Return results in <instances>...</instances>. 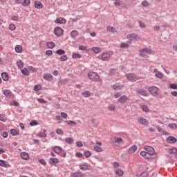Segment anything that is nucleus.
<instances>
[{"label":"nucleus","mask_w":177,"mask_h":177,"mask_svg":"<svg viewBox=\"0 0 177 177\" xmlns=\"http://www.w3.org/2000/svg\"><path fill=\"white\" fill-rule=\"evenodd\" d=\"M140 156H142V157L147 160H154V158H156V157L157 156L154 153L147 152L145 151H142L140 152Z\"/></svg>","instance_id":"1"},{"label":"nucleus","mask_w":177,"mask_h":177,"mask_svg":"<svg viewBox=\"0 0 177 177\" xmlns=\"http://www.w3.org/2000/svg\"><path fill=\"white\" fill-rule=\"evenodd\" d=\"M88 77L89 79L92 80V81H95V82H99L100 80V77L95 72H89L88 73Z\"/></svg>","instance_id":"2"},{"label":"nucleus","mask_w":177,"mask_h":177,"mask_svg":"<svg viewBox=\"0 0 177 177\" xmlns=\"http://www.w3.org/2000/svg\"><path fill=\"white\" fill-rule=\"evenodd\" d=\"M149 92L152 96H157L160 93V88L156 86H152L149 88Z\"/></svg>","instance_id":"3"},{"label":"nucleus","mask_w":177,"mask_h":177,"mask_svg":"<svg viewBox=\"0 0 177 177\" xmlns=\"http://www.w3.org/2000/svg\"><path fill=\"white\" fill-rule=\"evenodd\" d=\"M152 52H153V50H151V48H145L141 49L139 51V53H140V56H141V57H145L146 53H147V55H151Z\"/></svg>","instance_id":"4"},{"label":"nucleus","mask_w":177,"mask_h":177,"mask_svg":"<svg viewBox=\"0 0 177 177\" xmlns=\"http://www.w3.org/2000/svg\"><path fill=\"white\" fill-rule=\"evenodd\" d=\"M127 39H129V44H132L133 41H138L139 36L135 33H130L127 36Z\"/></svg>","instance_id":"5"},{"label":"nucleus","mask_w":177,"mask_h":177,"mask_svg":"<svg viewBox=\"0 0 177 177\" xmlns=\"http://www.w3.org/2000/svg\"><path fill=\"white\" fill-rule=\"evenodd\" d=\"M63 32H64V30L61 27L56 26L54 28V34L56 37H62V35H63Z\"/></svg>","instance_id":"6"},{"label":"nucleus","mask_w":177,"mask_h":177,"mask_svg":"<svg viewBox=\"0 0 177 177\" xmlns=\"http://www.w3.org/2000/svg\"><path fill=\"white\" fill-rule=\"evenodd\" d=\"M113 143L114 146H115L116 147H120L121 143H122V138L113 137Z\"/></svg>","instance_id":"7"},{"label":"nucleus","mask_w":177,"mask_h":177,"mask_svg":"<svg viewBox=\"0 0 177 177\" xmlns=\"http://www.w3.org/2000/svg\"><path fill=\"white\" fill-rule=\"evenodd\" d=\"M136 93L141 96H149V93L145 88H136Z\"/></svg>","instance_id":"8"},{"label":"nucleus","mask_w":177,"mask_h":177,"mask_svg":"<svg viewBox=\"0 0 177 177\" xmlns=\"http://www.w3.org/2000/svg\"><path fill=\"white\" fill-rule=\"evenodd\" d=\"M126 78L129 81L133 82V81H136V80H138V76H136V74L129 73L126 75Z\"/></svg>","instance_id":"9"},{"label":"nucleus","mask_w":177,"mask_h":177,"mask_svg":"<svg viewBox=\"0 0 177 177\" xmlns=\"http://www.w3.org/2000/svg\"><path fill=\"white\" fill-rule=\"evenodd\" d=\"M49 164L50 165H56V164H59V159L57 158H50Z\"/></svg>","instance_id":"10"},{"label":"nucleus","mask_w":177,"mask_h":177,"mask_svg":"<svg viewBox=\"0 0 177 177\" xmlns=\"http://www.w3.org/2000/svg\"><path fill=\"white\" fill-rule=\"evenodd\" d=\"M136 150H138V147L136 145H133L129 149L127 153L128 154H133V153H136Z\"/></svg>","instance_id":"11"},{"label":"nucleus","mask_w":177,"mask_h":177,"mask_svg":"<svg viewBox=\"0 0 177 177\" xmlns=\"http://www.w3.org/2000/svg\"><path fill=\"white\" fill-rule=\"evenodd\" d=\"M66 22L67 21L66 20V19L62 17L57 18L55 21V23H56L57 24H66Z\"/></svg>","instance_id":"12"},{"label":"nucleus","mask_w":177,"mask_h":177,"mask_svg":"<svg viewBox=\"0 0 177 177\" xmlns=\"http://www.w3.org/2000/svg\"><path fill=\"white\" fill-rule=\"evenodd\" d=\"M167 143H170V145H174V143H176L177 140L175 137L174 136H169L167 139Z\"/></svg>","instance_id":"13"},{"label":"nucleus","mask_w":177,"mask_h":177,"mask_svg":"<svg viewBox=\"0 0 177 177\" xmlns=\"http://www.w3.org/2000/svg\"><path fill=\"white\" fill-rule=\"evenodd\" d=\"M138 121L142 125H147V124H149V122L147 121V120L143 118L142 117L138 118Z\"/></svg>","instance_id":"14"},{"label":"nucleus","mask_w":177,"mask_h":177,"mask_svg":"<svg viewBox=\"0 0 177 177\" xmlns=\"http://www.w3.org/2000/svg\"><path fill=\"white\" fill-rule=\"evenodd\" d=\"M128 96L127 95H122L121 96L118 100V102L119 103H122V104H124L127 102V100H128Z\"/></svg>","instance_id":"15"},{"label":"nucleus","mask_w":177,"mask_h":177,"mask_svg":"<svg viewBox=\"0 0 177 177\" xmlns=\"http://www.w3.org/2000/svg\"><path fill=\"white\" fill-rule=\"evenodd\" d=\"M70 35H71V38H72L73 39H75V38H77V37L80 35V33L77 30H72L71 32Z\"/></svg>","instance_id":"16"},{"label":"nucleus","mask_w":177,"mask_h":177,"mask_svg":"<svg viewBox=\"0 0 177 177\" xmlns=\"http://www.w3.org/2000/svg\"><path fill=\"white\" fill-rule=\"evenodd\" d=\"M113 89H114V91H121V89H122V88H124L123 85H121L120 84H116L115 85H113L112 86Z\"/></svg>","instance_id":"17"},{"label":"nucleus","mask_w":177,"mask_h":177,"mask_svg":"<svg viewBox=\"0 0 177 177\" xmlns=\"http://www.w3.org/2000/svg\"><path fill=\"white\" fill-rule=\"evenodd\" d=\"M43 6L44 5L41 1H38L35 2V8H36V9H42Z\"/></svg>","instance_id":"18"},{"label":"nucleus","mask_w":177,"mask_h":177,"mask_svg":"<svg viewBox=\"0 0 177 177\" xmlns=\"http://www.w3.org/2000/svg\"><path fill=\"white\" fill-rule=\"evenodd\" d=\"M21 158L22 160H28L30 158V155L27 152L21 153Z\"/></svg>","instance_id":"19"},{"label":"nucleus","mask_w":177,"mask_h":177,"mask_svg":"<svg viewBox=\"0 0 177 177\" xmlns=\"http://www.w3.org/2000/svg\"><path fill=\"white\" fill-rule=\"evenodd\" d=\"M3 93L4 95L7 96V97H12V91H10V90H8V89L3 90Z\"/></svg>","instance_id":"20"},{"label":"nucleus","mask_w":177,"mask_h":177,"mask_svg":"<svg viewBox=\"0 0 177 177\" xmlns=\"http://www.w3.org/2000/svg\"><path fill=\"white\" fill-rule=\"evenodd\" d=\"M154 73H156L155 74V76L157 77V78H162L163 75H162V73L160 71H158V70H157V68H155L153 70Z\"/></svg>","instance_id":"21"},{"label":"nucleus","mask_w":177,"mask_h":177,"mask_svg":"<svg viewBox=\"0 0 177 177\" xmlns=\"http://www.w3.org/2000/svg\"><path fill=\"white\" fill-rule=\"evenodd\" d=\"M1 78L3 81H8L9 80V75L6 72L1 73Z\"/></svg>","instance_id":"22"},{"label":"nucleus","mask_w":177,"mask_h":177,"mask_svg":"<svg viewBox=\"0 0 177 177\" xmlns=\"http://www.w3.org/2000/svg\"><path fill=\"white\" fill-rule=\"evenodd\" d=\"M169 154H171V156H176L177 154V149L171 148L168 151Z\"/></svg>","instance_id":"23"},{"label":"nucleus","mask_w":177,"mask_h":177,"mask_svg":"<svg viewBox=\"0 0 177 177\" xmlns=\"http://www.w3.org/2000/svg\"><path fill=\"white\" fill-rule=\"evenodd\" d=\"M71 177H84V175L80 171H76L71 174Z\"/></svg>","instance_id":"24"},{"label":"nucleus","mask_w":177,"mask_h":177,"mask_svg":"<svg viewBox=\"0 0 177 177\" xmlns=\"http://www.w3.org/2000/svg\"><path fill=\"white\" fill-rule=\"evenodd\" d=\"M54 151L57 154H59V153H62V151H63V149L61 147L55 146L54 147Z\"/></svg>","instance_id":"25"},{"label":"nucleus","mask_w":177,"mask_h":177,"mask_svg":"<svg viewBox=\"0 0 177 177\" xmlns=\"http://www.w3.org/2000/svg\"><path fill=\"white\" fill-rule=\"evenodd\" d=\"M110 59V54L105 53L102 55V60L107 61Z\"/></svg>","instance_id":"26"},{"label":"nucleus","mask_w":177,"mask_h":177,"mask_svg":"<svg viewBox=\"0 0 177 177\" xmlns=\"http://www.w3.org/2000/svg\"><path fill=\"white\" fill-rule=\"evenodd\" d=\"M79 167L80 169H82V171H88V169H89L86 163L80 165Z\"/></svg>","instance_id":"27"},{"label":"nucleus","mask_w":177,"mask_h":177,"mask_svg":"<svg viewBox=\"0 0 177 177\" xmlns=\"http://www.w3.org/2000/svg\"><path fill=\"white\" fill-rule=\"evenodd\" d=\"M0 166L4 167V168H8L9 167V163L5 160H0Z\"/></svg>","instance_id":"28"},{"label":"nucleus","mask_w":177,"mask_h":177,"mask_svg":"<svg viewBox=\"0 0 177 177\" xmlns=\"http://www.w3.org/2000/svg\"><path fill=\"white\" fill-rule=\"evenodd\" d=\"M46 45L49 49H53V48L56 46V44H55V42L53 41H48L46 43Z\"/></svg>","instance_id":"29"},{"label":"nucleus","mask_w":177,"mask_h":177,"mask_svg":"<svg viewBox=\"0 0 177 177\" xmlns=\"http://www.w3.org/2000/svg\"><path fill=\"white\" fill-rule=\"evenodd\" d=\"M115 175H118V176H122L124 175V171L120 169H118L115 170Z\"/></svg>","instance_id":"30"},{"label":"nucleus","mask_w":177,"mask_h":177,"mask_svg":"<svg viewBox=\"0 0 177 177\" xmlns=\"http://www.w3.org/2000/svg\"><path fill=\"white\" fill-rule=\"evenodd\" d=\"M15 52L17 53H21V52H23V47H21V46H20V45L16 46Z\"/></svg>","instance_id":"31"},{"label":"nucleus","mask_w":177,"mask_h":177,"mask_svg":"<svg viewBox=\"0 0 177 177\" xmlns=\"http://www.w3.org/2000/svg\"><path fill=\"white\" fill-rule=\"evenodd\" d=\"M46 129H44L43 132H40L37 134L39 138H46Z\"/></svg>","instance_id":"32"},{"label":"nucleus","mask_w":177,"mask_h":177,"mask_svg":"<svg viewBox=\"0 0 177 177\" xmlns=\"http://www.w3.org/2000/svg\"><path fill=\"white\" fill-rule=\"evenodd\" d=\"M21 71L22 74H24V75H30V71H28L27 68H24V69H21Z\"/></svg>","instance_id":"33"},{"label":"nucleus","mask_w":177,"mask_h":177,"mask_svg":"<svg viewBox=\"0 0 177 177\" xmlns=\"http://www.w3.org/2000/svg\"><path fill=\"white\" fill-rule=\"evenodd\" d=\"M91 50L93 52H95V53H100V52H102V48L99 47H93Z\"/></svg>","instance_id":"34"},{"label":"nucleus","mask_w":177,"mask_h":177,"mask_svg":"<svg viewBox=\"0 0 177 177\" xmlns=\"http://www.w3.org/2000/svg\"><path fill=\"white\" fill-rule=\"evenodd\" d=\"M129 45H131V43H129V41L122 42L120 46L121 48H129Z\"/></svg>","instance_id":"35"},{"label":"nucleus","mask_w":177,"mask_h":177,"mask_svg":"<svg viewBox=\"0 0 177 177\" xmlns=\"http://www.w3.org/2000/svg\"><path fill=\"white\" fill-rule=\"evenodd\" d=\"M0 121H3V122H6V121H8V118L5 114L0 115Z\"/></svg>","instance_id":"36"},{"label":"nucleus","mask_w":177,"mask_h":177,"mask_svg":"<svg viewBox=\"0 0 177 177\" xmlns=\"http://www.w3.org/2000/svg\"><path fill=\"white\" fill-rule=\"evenodd\" d=\"M65 142L68 143V145H73L74 143V139L71 138H66L65 139Z\"/></svg>","instance_id":"37"},{"label":"nucleus","mask_w":177,"mask_h":177,"mask_svg":"<svg viewBox=\"0 0 177 177\" xmlns=\"http://www.w3.org/2000/svg\"><path fill=\"white\" fill-rule=\"evenodd\" d=\"M10 133L12 136H17V135H19V131L15 129H12L10 130Z\"/></svg>","instance_id":"38"},{"label":"nucleus","mask_w":177,"mask_h":177,"mask_svg":"<svg viewBox=\"0 0 177 177\" xmlns=\"http://www.w3.org/2000/svg\"><path fill=\"white\" fill-rule=\"evenodd\" d=\"M43 78L44 80H46V81H49V80L52 78V75H50V73H47L44 75Z\"/></svg>","instance_id":"39"},{"label":"nucleus","mask_w":177,"mask_h":177,"mask_svg":"<svg viewBox=\"0 0 177 177\" xmlns=\"http://www.w3.org/2000/svg\"><path fill=\"white\" fill-rule=\"evenodd\" d=\"M73 59H81L82 56L79 53H73L72 55Z\"/></svg>","instance_id":"40"},{"label":"nucleus","mask_w":177,"mask_h":177,"mask_svg":"<svg viewBox=\"0 0 177 177\" xmlns=\"http://www.w3.org/2000/svg\"><path fill=\"white\" fill-rule=\"evenodd\" d=\"M82 95L84 96V97H90L91 93L90 91H85L82 93Z\"/></svg>","instance_id":"41"},{"label":"nucleus","mask_w":177,"mask_h":177,"mask_svg":"<svg viewBox=\"0 0 177 177\" xmlns=\"http://www.w3.org/2000/svg\"><path fill=\"white\" fill-rule=\"evenodd\" d=\"M145 150L147 151V153H154V148L151 147H146Z\"/></svg>","instance_id":"42"},{"label":"nucleus","mask_w":177,"mask_h":177,"mask_svg":"<svg viewBox=\"0 0 177 177\" xmlns=\"http://www.w3.org/2000/svg\"><path fill=\"white\" fill-rule=\"evenodd\" d=\"M30 3H31V0H24V1L22 2L23 6H25V7L28 6Z\"/></svg>","instance_id":"43"},{"label":"nucleus","mask_w":177,"mask_h":177,"mask_svg":"<svg viewBox=\"0 0 177 177\" xmlns=\"http://www.w3.org/2000/svg\"><path fill=\"white\" fill-rule=\"evenodd\" d=\"M94 150L97 153H100V152L102 151V148L100 147L97 146V145L94 146Z\"/></svg>","instance_id":"44"},{"label":"nucleus","mask_w":177,"mask_h":177,"mask_svg":"<svg viewBox=\"0 0 177 177\" xmlns=\"http://www.w3.org/2000/svg\"><path fill=\"white\" fill-rule=\"evenodd\" d=\"M17 66L19 67V68H23V66H24V63L19 60L17 62Z\"/></svg>","instance_id":"45"},{"label":"nucleus","mask_w":177,"mask_h":177,"mask_svg":"<svg viewBox=\"0 0 177 177\" xmlns=\"http://www.w3.org/2000/svg\"><path fill=\"white\" fill-rule=\"evenodd\" d=\"M55 53H57V55H64V53H66V51H64V50L63 49H58Z\"/></svg>","instance_id":"46"},{"label":"nucleus","mask_w":177,"mask_h":177,"mask_svg":"<svg viewBox=\"0 0 177 177\" xmlns=\"http://www.w3.org/2000/svg\"><path fill=\"white\" fill-rule=\"evenodd\" d=\"M84 156H85L86 158H89V157H91V156H92V153H91V151H84Z\"/></svg>","instance_id":"47"},{"label":"nucleus","mask_w":177,"mask_h":177,"mask_svg":"<svg viewBox=\"0 0 177 177\" xmlns=\"http://www.w3.org/2000/svg\"><path fill=\"white\" fill-rule=\"evenodd\" d=\"M34 91H35V92H38V91H41V85L35 84L34 86Z\"/></svg>","instance_id":"48"},{"label":"nucleus","mask_w":177,"mask_h":177,"mask_svg":"<svg viewBox=\"0 0 177 177\" xmlns=\"http://www.w3.org/2000/svg\"><path fill=\"white\" fill-rule=\"evenodd\" d=\"M169 128H171V129H175L176 128V124L175 123H170L168 124Z\"/></svg>","instance_id":"49"},{"label":"nucleus","mask_w":177,"mask_h":177,"mask_svg":"<svg viewBox=\"0 0 177 177\" xmlns=\"http://www.w3.org/2000/svg\"><path fill=\"white\" fill-rule=\"evenodd\" d=\"M37 102H39V103H41V104L48 103V101L44 100L43 98H38Z\"/></svg>","instance_id":"50"},{"label":"nucleus","mask_w":177,"mask_h":177,"mask_svg":"<svg viewBox=\"0 0 177 177\" xmlns=\"http://www.w3.org/2000/svg\"><path fill=\"white\" fill-rule=\"evenodd\" d=\"M67 59H68L67 55H62L59 58L61 62H66Z\"/></svg>","instance_id":"51"},{"label":"nucleus","mask_w":177,"mask_h":177,"mask_svg":"<svg viewBox=\"0 0 177 177\" xmlns=\"http://www.w3.org/2000/svg\"><path fill=\"white\" fill-rule=\"evenodd\" d=\"M138 24H139V26L141 28H146V25L145 24V23L142 22V21H138Z\"/></svg>","instance_id":"52"},{"label":"nucleus","mask_w":177,"mask_h":177,"mask_svg":"<svg viewBox=\"0 0 177 177\" xmlns=\"http://www.w3.org/2000/svg\"><path fill=\"white\" fill-rule=\"evenodd\" d=\"M141 107L143 111H145L146 113L149 111V107H147V105H142Z\"/></svg>","instance_id":"53"},{"label":"nucleus","mask_w":177,"mask_h":177,"mask_svg":"<svg viewBox=\"0 0 177 177\" xmlns=\"http://www.w3.org/2000/svg\"><path fill=\"white\" fill-rule=\"evenodd\" d=\"M10 104H11V106H15V107H17L19 105V102H17L16 100L12 101L10 103Z\"/></svg>","instance_id":"54"},{"label":"nucleus","mask_w":177,"mask_h":177,"mask_svg":"<svg viewBox=\"0 0 177 177\" xmlns=\"http://www.w3.org/2000/svg\"><path fill=\"white\" fill-rule=\"evenodd\" d=\"M66 123L68 124V125H77V123L73 120L66 121Z\"/></svg>","instance_id":"55"},{"label":"nucleus","mask_w":177,"mask_h":177,"mask_svg":"<svg viewBox=\"0 0 177 177\" xmlns=\"http://www.w3.org/2000/svg\"><path fill=\"white\" fill-rule=\"evenodd\" d=\"M30 125L31 127H34L35 125H38V122L37 120H33V121L30 122Z\"/></svg>","instance_id":"56"},{"label":"nucleus","mask_w":177,"mask_h":177,"mask_svg":"<svg viewBox=\"0 0 177 177\" xmlns=\"http://www.w3.org/2000/svg\"><path fill=\"white\" fill-rule=\"evenodd\" d=\"M10 30H11V31H15V30H16V26H15V24H11L9 26Z\"/></svg>","instance_id":"57"},{"label":"nucleus","mask_w":177,"mask_h":177,"mask_svg":"<svg viewBox=\"0 0 177 177\" xmlns=\"http://www.w3.org/2000/svg\"><path fill=\"white\" fill-rule=\"evenodd\" d=\"M169 88L171 89H177V84H169Z\"/></svg>","instance_id":"58"},{"label":"nucleus","mask_w":177,"mask_h":177,"mask_svg":"<svg viewBox=\"0 0 177 177\" xmlns=\"http://www.w3.org/2000/svg\"><path fill=\"white\" fill-rule=\"evenodd\" d=\"M46 55L47 56H52V55H53V53L52 52V50H48L46 51Z\"/></svg>","instance_id":"59"},{"label":"nucleus","mask_w":177,"mask_h":177,"mask_svg":"<svg viewBox=\"0 0 177 177\" xmlns=\"http://www.w3.org/2000/svg\"><path fill=\"white\" fill-rule=\"evenodd\" d=\"M56 132H57V133L58 134V135H63V130H62L61 129H57V130H56Z\"/></svg>","instance_id":"60"},{"label":"nucleus","mask_w":177,"mask_h":177,"mask_svg":"<svg viewBox=\"0 0 177 177\" xmlns=\"http://www.w3.org/2000/svg\"><path fill=\"white\" fill-rule=\"evenodd\" d=\"M142 6H145V8L149 6V2H147V1H143L142 2Z\"/></svg>","instance_id":"61"},{"label":"nucleus","mask_w":177,"mask_h":177,"mask_svg":"<svg viewBox=\"0 0 177 177\" xmlns=\"http://www.w3.org/2000/svg\"><path fill=\"white\" fill-rule=\"evenodd\" d=\"M79 50H86V46H80L79 47Z\"/></svg>","instance_id":"62"},{"label":"nucleus","mask_w":177,"mask_h":177,"mask_svg":"<svg viewBox=\"0 0 177 177\" xmlns=\"http://www.w3.org/2000/svg\"><path fill=\"white\" fill-rule=\"evenodd\" d=\"M140 177H147V172L143 171V172L140 174Z\"/></svg>","instance_id":"63"},{"label":"nucleus","mask_w":177,"mask_h":177,"mask_svg":"<svg viewBox=\"0 0 177 177\" xmlns=\"http://www.w3.org/2000/svg\"><path fill=\"white\" fill-rule=\"evenodd\" d=\"M171 95H172V96H174L175 97H177V91H172V92H171Z\"/></svg>","instance_id":"64"}]
</instances>
